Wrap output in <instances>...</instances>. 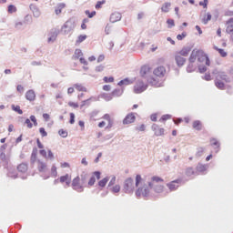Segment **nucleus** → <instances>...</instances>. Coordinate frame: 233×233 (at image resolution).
<instances>
[{"label":"nucleus","mask_w":233,"mask_h":233,"mask_svg":"<svg viewBox=\"0 0 233 233\" xmlns=\"http://www.w3.org/2000/svg\"><path fill=\"white\" fill-rule=\"evenodd\" d=\"M195 70H196V67H194V63L189 62V65H187V72L188 74H191V72H195Z\"/></svg>","instance_id":"obj_45"},{"label":"nucleus","mask_w":233,"mask_h":233,"mask_svg":"<svg viewBox=\"0 0 233 233\" xmlns=\"http://www.w3.org/2000/svg\"><path fill=\"white\" fill-rule=\"evenodd\" d=\"M199 6H203V8L208 7V0H203L198 3Z\"/></svg>","instance_id":"obj_59"},{"label":"nucleus","mask_w":233,"mask_h":233,"mask_svg":"<svg viewBox=\"0 0 233 233\" xmlns=\"http://www.w3.org/2000/svg\"><path fill=\"white\" fill-rule=\"evenodd\" d=\"M77 185H81V178L79 176H77L76 177H75L72 181L71 187H77Z\"/></svg>","instance_id":"obj_42"},{"label":"nucleus","mask_w":233,"mask_h":233,"mask_svg":"<svg viewBox=\"0 0 233 233\" xmlns=\"http://www.w3.org/2000/svg\"><path fill=\"white\" fill-rule=\"evenodd\" d=\"M193 128L195 130H198V132L202 130L203 128V125L201 124V122L199 120H195L193 122Z\"/></svg>","instance_id":"obj_28"},{"label":"nucleus","mask_w":233,"mask_h":233,"mask_svg":"<svg viewBox=\"0 0 233 233\" xmlns=\"http://www.w3.org/2000/svg\"><path fill=\"white\" fill-rule=\"evenodd\" d=\"M187 37V32H182V34L177 35L178 41H183Z\"/></svg>","instance_id":"obj_58"},{"label":"nucleus","mask_w":233,"mask_h":233,"mask_svg":"<svg viewBox=\"0 0 233 233\" xmlns=\"http://www.w3.org/2000/svg\"><path fill=\"white\" fill-rule=\"evenodd\" d=\"M204 152H205V149L203 147H198L197 149L196 157H201Z\"/></svg>","instance_id":"obj_55"},{"label":"nucleus","mask_w":233,"mask_h":233,"mask_svg":"<svg viewBox=\"0 0 233 233\" xmlns=\"http://www.w3.org/2000/svg\"><path fill=\"white\" fill-rule=\"evenodd\" d=\"M7 12L8 14H15V12H17V7L15 5H9L7 6Z\"/></svg>","instance_id":"obj_41"},{"label":"nucleus","mask_w":233,"mask_h":233,"mask_svg":"<svg viewBox=\"0 0 233 233\" xmlns=\"http://www.w3.org/2000/svg\"><path fill=\"white\" fill-rule=\"evenodd\" d=\"M51 176L52 177H56L57 176V167H56V165H53L51 167Z\"/></svg>","instance_id":"obj_48"},{"label":"nucleus","mask_w":233,"mask_h":233,"mask_svg":"<svg viewBox=\"0 0 233 233\" xmlns=\"http://www.w3.org/2000/svg\"><path fill=\"white\" fill-rule=\"evenodd\" d=\"M198 72L199 74H205L207 72V66H198Z\"/></svg>","instance_id":"obj_64"},{"label":"nucleus","mask_w":233,"mask_h":233,"mask_svg":"<svg viewBox=\"0 0 233 233\" xmlns=\"http://www.w3.org/2000/svg\"><path fill=\"white\" fill-rule=\"evenodd\" d=\"M134 121H136V115H134V113H129L124 118L123 124L124 125H130L131 123H134Z\"/></svg>","instance_id":"obj_8"},{"label":"nucleus","mask_w":233,"mask_h":233,"mask_svg":"<svg viewBox=\"0 0 233 233\" xmlns=\"http://www.w3.org/2000/svg\"><path fill=\"white\" fill-rule=\"evenodd\" d=\"M171 6H172V4L170 2L164 3L161 7V12H164V14H168L170 12Z\"/></svg>","instance_id":"obj_24"},{"label":"nucleus","mask_w":233,"mask_h":233,"mask_svg":"<svg viewBox=\"0 0 233 233\" xmlns=\"http://www.w3.org/2000/svg\"><path fill=\"white\" fill-rule=\"evenodd\" d=\"M214 50H217V52H218V54H220L221 57H227V56H228V54L223 48H219L215 46Z\"/></svg>","instance_id":"obj_32"},{"label":"nucleus","mask_w":233,"mask_h":233,"mask_svg":"<svg viewBox=\"0 0 233 233\" xmlns=\"http://www.w3.org/2000/svg\"><path fill=\"white\" fill-rule=\"evenodd\" d=\"M75 29L76 19L70 18L62 25L61 32H63L66 35L70 34V32H74Z\"/></svg>","instance_id":"obj_2"},{"label":"nucleus","mask_w":233,"mask_h":233,"mask_svg":"<svg viewBox=\"0 0 233 233\" xmlns=\"http://www.w3.org/2000/svg\"><path fill=\"white\" fill-rule=\"evenodd\" d=\"M85 187L83 184H78L77 186L73 187V190H76V192L81 193L85 192Z\"/></svg>","instance_id":"obj_35"},{"label":"nucleus","mask_w":233,"mask_h":233,"mask_svg":"<svg viewBox=\"0 0 233 233\" xmlns=\"http://www.w3.org/2000/svg\"><path fill=\"white\" fill-rule=\"evenodd\" d=\"M190 52H192V46H184V47L178 52V54H179L180 56H182V57H187V56H188V54H190Z\"/></svg>","instance_id":"obj_14"},{"label":"nucleus","mask_w":233,"mask_h":233,"mask_svg":"<svg viewBox=\"0 0 233 233\" xmlns=\"http://www.w3.org/2000/svg\"><path fill=\"white\" fill-rule=\"evenodd\" d=\"M150 73V66H143L140 68V76L141 77H147L148 78V74Z\"/></svg>","instance_id":"obj_18"},{"label":"nucleus","mask_w":233,"mask_h":233,"mask_svg":"<svg viewBox=\"0 0 233 233\" xmlns=\"http://www.w3.org/2000/svg\"><path fill=\"white\" fill-rule=\"evenodd\" d=\"M133 81H131L129 78H124L122 80H120L118 83H117V86H127L128 85H132Z\"/></svg>","instance_id":"obj_25"},{"label":"nucleus","mask_w":233,"mask_h":233,"mask_svg":"<svg viewBox=\"0 0 233 233\" xmlns=\"http://www.w3.org/2000/svg\"><path fill=\"white\" fill-rule=\"evenodd\" d=\"M88 177H90V175H88V173L86 172H83L80 175V183L81 185H84L86 187V183H88Z\"/></svg>","instance_id":"obj_20"},{"label":"nucleus","mask_w":233,"mask_h":233,"mask_svg":"<svg viewBox=\"0 0 233 233\" xmlns=\"http://www.w3.org/2000/svg\"><path fill=\"white\" fill-rule=\"evenodd\" d=\"M123 92H125L124 88H115L111 92V95L113 96V97H121V96H123Z\"/></svg>","instance_id":"obj_22"},{"label":"nucleus","mask_w":233,"mask_h":233,"mask_svg":"<svg viewBox=\"0 0 233 233\" xmlns=\"http://www.w3.org/2000/svg\"><path fill=\"white\" fill-rule=\"evenodd\" d=\"M83 56V51L81 49H76L75 55L73 56V59H80Z\"/></svg>","instance_id":"obj_40"},{"label":"nucleus","mask_w":233,"mask_h":233,"mask_svg":"<svg viewBox=\"0 0 233 233\" xmlns=\"http://www.w3.org/2000/svg\"><path fill=\"white\" fill-rule=\"evenodd\" d=\"M46 163L41 161V160H38V166H37V168H38V171L39 172H46Z\"/></svg>","instance_id":"obj_27"},{"label":"nucleus","mask_w":233,"mask_h":233,"mask_svg":"<svg viewBox=\"0 0 233 233\" xmlns=\"http://www.w3.org/2000/svg\"><path fill=\"white\" fill-rule=\"evenodd\" d=\"M7 177H11L12 179H17L18 176L17 173L15 171H8Z\"/></svg>","instance_id":"obj_49"},{"label":"nucleus","mask_w":233,"mask_h":233,"mask_svg":"<svg viewBox=\"0 0 233 233\" xmlns=\"http://www.w3.org/2000/svg\"><path fill=\"white\" fill-rule=\"evenodd\" d=\"M24 23L26 25L32 23V15H26L24 18Z\"/></svg>","instance_id":"obj_57"},{"label":"nucleus","mask_w":233,"mask_h":233,"mask_svg":"<svg viewBox=\"0 0 233 233\" xmlns=\"http://www.w3.org/2000/svg\"><path fill=\"white\" fill-rule=\"evenodd\" d=\"M210 145H211V147H215V148H214L215 154H218V152H219V150H221V143H219V141H218V139L210 138Z\"/></svg>","instance_id":"obj_11"},{"label":"nucleus","mask_w":233,"mask_h":233,"mask_svg":"<svg viewBox=\"0 0 233 233\" xmlns=\"http://www.w3.org/2000/svg\"><path fill=\"white\" fill-rule=\"evenodd\" d=\"M196 169H197V172L203 174V172H207V170L208 169V165L198 163L197 165Z\"/></svg>","instance_id":"obj_21"},{"label":"nucleus","mask_w":233,"mask_h":233,"mask_svg":"<svg viewBox=\"0 0 233 233\" xmlns=\"http://www.w3.org/2000/svg\"><path fill=\"white\" fill-rule=\"evenodd\" d=\"M151 130L155 132V136H157V137H159V136H163V134H165V128L159 127L157 124H153Z\"/></svg>","instance_id":"obj_7"},{"label":"nucleus","mask_w":233,"mask_h":233,"mask_svg":"<svg viewBox=\"0 0 233 233\" xmlns=\"http://www.w3.org/2000/svg\"><path fill=\"white\" fill-rule=\"evenodd\" d=\"M92 98H88L82 101V104L80 105V108H83L84 106H90V100Z\"/></svg>","instance_id":"obj_51"},{"label":"nucleus","mask_w":233,"mask_h":233,"mask_svg":"<svg viewBox=\"0 0 233 233\" xmlns=\"http://www.w3.org/2000/svg\"><path fill=\"white\" fill-rule=\"evenodd\" d=\"M207 55L201 51V54H199L198 56H197V59L198 61V63H204V61H206L207 59Z\"/></svg>","instance_id":"obj_37"},{"label":"nucleus","mask_w":233,"mask_h":233,"mask_svg":"<svg viewBox=\"0 0 233 233\" xmlns=\"http://www.w3.org/2000/svg\"><path fill=\"white\" fill-rule=\"evenodd\" d=\"M59 137H68V131L65 129H59L58 131Z\"/></svg>","instance_id":"obj_46"},{"label":"nucleus","mask_w":233,"mask_h":233,"mask_svg":"<svg viewBox=\"0 0 233 233\" xmlns=\"http://www.w3.org/2000/svg\"><path fill=\"white\" fill-rule=\"evenodd\" d=\"M135 188L136 187L134 186V178L127 177L124 181L123 192H125V194H134Z\"/></svg>","instance_id":"obj_3"},{"label":"nucleus","mask_w":233,"mask_h":233,"mask_svg":"<svg viewBox=\"0 0 233 233\" xmlns=\"http://www.w3.org/2000/svg\"><path fill=\"white\" fill-rule=\"evenodd\" d=\"M86 39V35H80L77 37L76 43H83Z\"/></svg>","instance_id":"obj_61"},{"label":"nucleus","mask_w":233,"mask_h":233,"mask_svg":"<svg viewBox=\"0 0 233 233\" xmlns=\"http://www.w3.org/2000/svg\"><path fill=\"white\" fill-rule=\"evenodd\" d=\"M101 97L102 99H105V101H112V99H114L112 93H104L101 95Z\"/></svg>","instance_id":"obj_34"},{"label":"nucleus","mask_w":233,"mask_h":233,"mask_svg":"<svg viewBox=\"0 0 233 233\" xmlns=\"http://www.w3.org/2000/svg\"><path fill=\"white\" fill-rule=\"evenodd\" d=\"M180 182H181V179H176L167 183V187L170 190V192H174L175 190H177V188H179Z\"/></svg>","instance_id":"obj_5"},{"label":"nucleus","mask_w":233,"mask_h":233,"mask_svg":"<svg viewBox=\"0 0 233 233\" xmlns=\"http://www.w3.org/2000/svg\"><path fill=\"white\" fill-rule=\"evenodd\" d=\"M147 88H148V85L145 84L143 80H137L134 86V92L135 94H143Z\"/></svg>","instance_id":"obj_4"},{"label":"nucleus","mask_w":233,"mask_h":233,"mask_svg":"<svg viewBox=\"0 0 233 233\" xmlns=\"http://www.w3.org/2000/svg\"><path fill=\"white\" fill-rule=\"evenodd\" d=\"M175 61H176L177 66L181 67L185 65V63H187V58L182 57L181 55H177L175 56Z\"/></svg>","instance_id":"obj_17"},{"label":"nucleus","mask_w":233,"mask_h":233,"mask_svg":"<svg viewBox=\"0 0 233 233\" xmlns=\"http://www.w3.org/2000/svg\"><path fill=\"white\" fill-rule=\"evenodd\" d=\"M186 176L187 177H191V176H196V171H194V167H189L186 169Z\"/></svg>","instance_id":"obj_36"},{"label":"nucleus","mask_w":233,"mask_h":233,"mask_svg":"<svg viewBox=\"0 0 233 233\" xmlns=\"http://www.w3.org/2000/svg\"><path fill=\"white\" fill-rule=\"evenodd\" d=\"M121 13L116 12L112 13L109 18L110 23H117V21H121Z\"/></svg>","instance_id":"obj_16"},{"label":"nucleus","mask_w":233,"mask_h":233,"mask_svg":"<svg viewBox=\"0 0 233 233\" xmlns=\"http://www.w3.org/2000/svg\"><path fill=\"white\" fill-rule=\"evenodd\" d=\"M11 108L12 110H14V112H16L20 116L23 115V109L21 108L20 106L12 105Z\"/></svg>","instance_id":"obj_39"},{"label":"nucleus","mask_w":233,"mask_h":233,"mask_svg":"<svg viewBox=\"0 0 233 233\" xmlns=\"http://www.w3.org/2000/svg\"><path fill=\"white\" fill-rule=\"evenodd\" d=\"M103 81L106 83H114V76H104Z\"/></svg>","instance_id":"obj_60"},{"label":"nucleus","mask_w":233,"mask_h":233,"mask_svg":"<svg viewBox=\"0 0 233 233\" xmlns=\"http://www.w3.org/2000/svg\"><path fill=\"white\" fill-rule=\"evenodd\" d=\"M212 15L210 13H207V15L202 19L203 25H208V21H211Z\"/></svg>","instance_id":"obj_38"},{"label":"nucleus","mask_w":233,"mask_h":233,"mask_svg":"<svg viewBox=\"0 0 233 233\" xmlns=\"http://www.w3.org/2000/svg\"><path fill=\"white\" fill-rule=\"evenodd\" d=\"M57 35H59V30L52 29V31L49 34V37L47 39L48 43H54V41L57 39Z\"/></svg>","instance_id":"obj_12"},{"label":"nucleus","mask_w":233,"mask_h":233,"mask_svg":"<svg viewBox=\"0 0 233 233\" xmlns=\"http://www.w3.org/2000/svg\"><path fill=\"white\" fill-rule=\"evenodd\" d=\"M0 159L3 161V163H5V165H8V158L6 157V154L0 153Z\"/></svg>","instance_id":"obj_50"},{"label":"nucleus","mask_w":233,"mask_h":233,"mask_svg":"<svg viewBox=\"0 0 233 233\" xmlns=\"http://www.w3.org/2000/svg\"><path fill=\"white\" fill-rule=\"evenodd\" d=\"M105 3H106V1H105V0L96 2L95 8L96 10H99V8H103V5H105Z\"/></svg>","instance_id":"obj_52"},{"label":"nucleus","mask_w":233,"mask_h":233,"mask_svg":"<svg viewBox=\"0 0 233 233\" xmlns=\"http://www.w3.org/2000/svg\"><path fill=\"white\" fill-rule=\"evenodd\" d=\"M37 160V147H34L31 154V163L34 164Z\"/></svg>","instance_id":"obj_30"},{"label":"nucleus","mask_w":233,"mask_h":233,"mask_svg":"<svg viewBox=\"0 0 233 233\" xmlns=\"http://www.w3.org/2000/svg\"><path fill=\"white\" fill-rule=\"evenodd\" d=\"M165 72H167L165 66H160L153 71V74L154 76H157V77H163V76H165Z\"/></svg>","instance_id":"obj_9"},{"label":"nucleus","mask_w":233,"mask_h":233,"mask_svg":"<svg viewBox=\"0 0 233 233\" xmlns=\"http://www.w3.org/2000/svg\"><path fill=\"white\" fill-rule=\"evenodd\" d=\"M29 8H30L31 12H33L34 17H35L37 19L38 17L41 16V11L39 10V7H37V5L31 4L29 5Z\"/></svg>","instance_id":"obj_10"},{"label":"nucleus","mask_w":233,"mask_h":233,"mask_svg":"<svg viewBox=\"0 0 233 233\" xmlns=\"http://www.w3.org/2000/svg\"><path fill=\"white\" fill-rule=\"evenodd\" d=\"M17 170L21 174H25L28 171V165L26 163H21L17 166Z\"/></svg>","instance_id":"obj_23"},{"label":"nucleus","mask_w":233,"mask_h":233,"mask_svg":"<svg viewBox=\"0 0 233 233\" xmlns=\"http://www.w3.org/2000/svg\"><path fill=\"white\" fill-rule=\"evenodd\" d=\"M150 190H154L157 194L163 192V186L154 185V182H148V185L144 184L143 187H138L135 194L137 198H148L150 196Z\"/></svg>","instance_id":"obj_1"},{"label":"nucleus","mask_w":233,"mask_h":233,"mask_svg":"<svg viewBox=\"0 0 233 233\" xmlns=\"http://www.w3.org/2000/svg\"><path fill=\"white\" fill-rule=\"evenodd\" d=\"M147 81L148 85H151V86H155L156 88L163 86V82H159V80H157L154 76L147 77Z\"/></svg>","instance_id":"obj_6"},{"label":"nucleus","mask_w":233,"mask_h":233,"mask_svg":"<svg viewBox=\"0 0 233 233\" xmlns=\"http://www.w3.org/2000/svg\"><path fill=\"white\" fill-rule=\"evenodd\" d=\"M88 187H94L96 185V177L92 175L87 182Z\"/></svg>","instance_id":"obj_47"},{"label":"nucleus","mask_w":233,"mask_h":233,"mask_svg":"<svg viewBox=\"0 0 233 233\" xmlns=\"http://www.w3.org/2000/svg\"><path fill=\"white\" fill-rule=\"evenodd\" d=\"M141 181H143V177H141V175H137L135 179V187H139V185H141Z\"/></svg>","instance_id":"obj_44"},{"label":"nucleus","mask_w":233,"mask_h":233,"mask_svg":"<svg viewBox=\"0 0 233 233\" xmlns=\"http://www.w3.org/2000/svg\"><path fill=\"white\" fill-rule=\"evenodd\" d=\"M108 181H110V177H104L103 179L98 181V187H100L101 188H105Z\"/></svg>","instance_id":"obj_26"},{"label":"nucleus","mask_w":233,"mask_h":233,"mask_svg":"<svg viewBox=\"0 0 233 233\" xmlns=\"http://www.w3.org/2000/svg\"><path fill=\"white\" fill-rule=\"evenodd\" d=\"M66 6V4L65 3L58 4L57 7L55 9V13L56 14V15H59V14L63 12V8H65Z\"/></svg>","instance_id":"obj_29"},{"label":"nucleus","mask_w":233,"mask_h":233,"mask_svg":"<svg viewBox=\"0 0 233 233\" xmlns=\"http://www.w3.org/2000/svg\"><path fill=\"white\" fill-rule=\"evenodd\" d=\"M113 194H117L121 191V186L116 185L109 188Z\"/></svg>","instance_id":"obj_43"},{"label":"nucleus","mask_w":233,"mask_h":233,"mask_svg":"<svg viewBox=\"0 0 233 233\" xmlns=\"http://www.w3.org/2000/svg\"><path fill=\"white\" fill-rule=\"evenodd\" d=\"M215 86H217L218 90H225V83L221 80H216Z\"/></svg>","instance_id":"obj_33"},{"label":"nucleus","mask_w":233,"mask_h":233,"mask_svg":"<svg viewBox=\"0 0 233 233\" xmlns=\"http://www.w3.org/2000/svg\"><path fill=\"white\" fill-rule=\"evenodd\" d=\"M25 99L30 102L35 101V91H34L33 89H29L28 91H26Z\"/></svg>","instance_id":"obj_15"},{"label":"nucleus","mask_w":233,"mask_h":233,"mask_svg":"<svg viewBox=\"0 0 233 233\" xmlns=\"http://www.w3.org/2000/svg\"><path fill=\"white\" fill-rule=\"evenodd\" d=\"M168 119H172V115H169V114H166V115H163L161 116V118L159 119V121H168Z\"/></svg>","instance_id":"obj_54"},{"label":"nucleus","mask_w":233,"mask_h":233,"mask_svg":"<svg viewBox=\"0 0 233 233\" xmlns=\"http://www.w3.org/2000/svg\"><path fill=\"white\" fill-rule=\"evenodd\" d=\"M167 24L168 25L167 28H174V26H176V22L174 19H167Z\"/></svg>","instance_id":"obj_53"},{"label":"nucleus","mask_w":233,"mask_h":233,"mask_svg":"<svg viewBox=\"0 0 233 233\" xmlns=\"http://www.w3.org/2000/svg\"><path fill=\"white\" fill-rule=\"evenodd\" d=\"M199 54H201V50H197L194 49L189 56V63H196V59H198V56H199Z\"/></svg>","instance_id":"obj_19"},{"label":"nucleus","mask_w":233,"mask_h":233,"mask_svg":"<svg viewBox=\"0 0 233 233\" xmlns=\"http://www.w3.org/2000/svg\"><path fill=\"white\" fill-rule=\"evenodd\" d=\"M74 88L77 90L78 92H86V87H85L83 85L76 83L73 85Z\"/></svg>","instance_id":"obj_31"},{"label":"nucleus","mask_w":233,"mask_h":233,"mask_svg":"<svg viewBox=\"0 0 233 233\" xmlns=\"http://www.w3.org/2000/svg\"><path fill=\"white\" fill-rule=\"evenodd\" d=\"M85 14H86V15H87V17L89 19H92V17H94V15H96V11L90 12V10H86Z\"/></svg>","instance_id":"obj_56"},{"label":"nucleus","mask_w":233,"mask_h":233,"mask_svg":"<svg viewBox=\"0 0 233 233\" xmlns=\"http://www.w3.org/2000/svg\"><path fill=\"white\" fill-rule=\"evenodd\" d=\"M114 185H116V176L112 177V178L110 179L107 185V188H110V187H114Z\"/></svg>","instance_id":"obj_62"},{"label":"nucleus","mask_w":233,"mask_h":233,"mask_svg":"<svg viewBox=\"0 0 233 233\" xmlns=\"http://www.w3.org/2000/svg\"><path fill=\"white\" fill-rule=\"evenodd\" d=\"M59 181L60 183H66V187H70V183H72V177H70V175L66 174L59 177Z\"/></svg>","instance_id":"obj_13"},{"label":"nucleus","mask_w":233,"mask_h":233,"mask_svg":"<svg viewBox=\"0 0 233 233\" xmlns=\"http://www.w3.org/2000/svg\"><path fill=\"white\" fill-rule=\"evenodd\" d=\"M226 32L227 34H230L231 35H233V24L227 26Z\"/></svg>","instance_id":"obj_63"}]
</instances>
